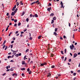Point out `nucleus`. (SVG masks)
<instances>
[{
    "mask_svg": "<svg viewBox=\"0 0 80 80\" xmlns=\"http://www.w3.org/2000/svg\"><path fill=\"white\" fill-rule=\"evenodd\" d=\"M73 56L74 57H73V58H75V57H76L77 56V54L76 53H74V54Z\"/></svg>",
    "mask_w": 80,
    "mask_h": 80,
    "instance_id": "f257e3e1",
    "label": "nucleus"
},
{
    "mask_svg": "<svg viewBox=\"0 0 80 80\" xmlns=\"http://www.w3.org/2000/svg\"><path fill=\"white\" fill-rule=\"evenodd\" d=\"M22 65H27V64L25 63V61H22Z\"/></svg>",
    "mask_w": 80,
    "mask_h": 80,
    "instance_id": "f03ea898",
    "label": "nucleus"
},
{
    "mask_svg": "<svg viewBox=\"0 0 80 80\" xmlns=\"http://www.w3.org/2000/svg\"><path fill=\"white\" fill-rule=\"evenodd\" d=\"M15 13L14 12H12V13H11V15H12V16H13L15 15Z\"/></svg>",
    "mask_w": 80,
    "mask_h": 80,
    "instance_id": "7ed1b4c3",
    "label": "nucleus"
},
{
    "mask_svg": "<svg viewBox=\"0 0 80 80\" xmlns=\"http://www.w3.org/2000/svg\"><path fill=\"white\" fill-rule=\"evenodd\" d=\"M51 7H50L49 8H48L47 9L48 11V12H50V10H51Z\"/></svg>",
    "mask_w": 80,
    "mask_h": 80,
    "instance_id": "20e7f679",
    "label": "nucleus"
},
{
    "mask_svg": "<svg viewBox=\"0 0 80 80\" xmlns=\"http://www.w3.org/2000/svg\"><path fill=\"white\" fill-rule=\"evenodd\" d=\"M18 10V9H17V8H16L15 10V11L13 12L14 13H16V12H17V11Z\"/></svg>",
    "mask_w": 80,
    "mask_h": 80,
    "instance_id": "39448f33",
    "label": "nucleus"
},
{
    "mask_svg": "<svg viewBox=\"0 0 80 80\" xmlns=\"http://www.w3.org/2000/svg\"><path fill=\"white\" fill-rule=\"evenodd\" d=\"M24 14H25V12L23 11L22 12V13L21 15V16H23V15H24Z\"/></svg>",
    "mask_w": 80,
    "mask_h": 80,
    "instance_id": "423d86ee",
    "label": "nucleus"
},
{
    "mask_svg": "<svg viewBox=\"0 0 80 80\" xmlns=\"http://www.w3.org/2000/svg\"><path fill=\"white\" fill-rule=\"evenodd\" d=\"M35 3H38V4H39L40 3L38 0L36 2H35Z\"/></svg>",
    "mask_w": 80,
    "mask_h": 80,
    "instance_id": "0eeeda50",
    "label": "nucleus"
},
{
    "mask_svg": "<svg viewBox=\"0 0 80 80\" xmlns=\"http://www.w3.org/2000/svg\"><path fill=\"white\" fill-rule=\"evenodd\" d=\"M70 48L71 50H73V48L72 47V46H70Z\"/></svg>",
    "mask_w": 80,
    "mask_h": 80,
    "instance_id": "6e6552de",
    "label": "nucleus"
},
{
    "mask_svg": "<svg viewBox=\"0 0 80 80\" xmlns=\"http://www.w3.org/2000/svg\"><path fill=\"white\" fill-rule=\"evenodd\" d=\"M35 16L36 18H37L38 17V15L37 14H35Z\"/></svg>",
    "mask_w": 80,
    "mask_h": 80,
    "instance_id": "1a4fd4ad",
    "label": "nucleus"
},
{
    "mask_svg": "<svg viewBox=\"0 0 80 80\" xmlns=\"http://www.w3.org/2000/svg\"><path fill=\"white\" fill-rule=\"evenodd\" d=\"M14 75H16V76H17V73H13L12 74V76H14Z\"/></svg>",
    "mask_w": 80,
    "mask_h": 80,
    "instance_id": "9d476101",
    "label": "nucleus"
},
{
    "mask_svg": "<svg viewBox=\"0 0 80 80\" xmlns=\"http://www.w3.org/2000/svg\"><path fill=\"white\" fill-rule=\"evenodd\" d=\"M51 76V74H50V73H49V74L48 75L47 77H50Z\"/></svg>",
    "mask_w": 80,
    "mask_h": 80,
    "instance_id": "9b49d317",
    "label": "nucleus"
},
{
    "mask_svg": "<svg viewBox=\"0 0 80 80\" xmlns=\"http://www.w3.org/2000/svg\"><path fill=\"white\" fill-rule=\"evenodd\" d=\"M25 70V68H23L21 69V70L22 71Z\"/></svg>",
    "mask_w": 80,
    "mask_h": 80,
    "instance_id": "f8f14e48",
    "label": "nucleus"
},
{
    "mask_svg": "<svg viewBox=\"0 0 80 80\" xmlns=\"http://www.w3.org/2000/svg\"><path fill=\"white\" fill-rule=\"evenodd\" d=\"M54 34L55 36H57V33L56 32H54Z\"/></svg>",
    "mask_w": 80,
    "mask_h": 80,
    "instance_id": "ddd939ff",
    "label": "nucleus"
},
{
    "mask_svg": "<svg viewBox=\"0 0 80 80\" xmlns=\"http://www.w3.org/2000/svg\"><path fill=\"white\" fill-rule=\"evenodd\" d=\"M53 19L54 20H56V17H54L53 18Z\"/></svg>",
    "mask_w": 80,
    "mask_h": 80,
    "instance_id": "4468645a",
    "label": "nucleus"
},
{
    "mask_svg": "<svg viewBox=\"0 0 80 80\" xmlns=\"http://www.w3.org/2000/svg\"><path fill=\"white\" fill-rule=\"evenodd\" d=\"M28 50H29V49H27L26 50V53H27V52H28Z\"/></svg>",
    "mask_w": 80,
    "mask_h": 80,
    "instance_id": "2eb2a0df",
    "label": "nucleus"
},
{
    "mask_svg": "<svg viewBox=\"0 0 80 80\" xmlns=\"http://www.w3.org/2000/svg\"><path fill=\"white\" fill-rule=\"evenodd\" d=\"M54 15V14H53V13H52L50 14V16H53Z\"/></svg>",
    "mask_w": 80,
    "mask_h": 80,
    "instance_id": "dca6fc26",
    "label": "nucleus"
},
{
    "mask_svg": "<svg viewBox=\"0 0 80 80\" xmlns=\"http://www.w3.org/2000/svg\"><path fill=\"white\" fill-rule=\"evenodd\" d=\"M51 5H52V4H51V3H49L48 4V7H50V6H51Z\"/></svg>",
    "mask_w": 80,
    "mask_h": 80,
    "instance_id": "f3484780",
    "label": "nucleus"
},
{
    "mask_svg": "<svg viewBox=\"0 0 80 80\" xmlns=\"http://www.w3.org/2000/svg\"><path fill=\"white\" fill-rule=\"evenodd\" d=\"M20 3H21V5H23V3L22 2V1H21Z\"/></svg>",
    "mask_w": 80,
    "mask_h": 80,
    "instance_id": "a211bd4d",
    "label": "nucleus"
},
{
    "mask_svg": "<svg viewBox=\"0 0 80 80\" xmlns=\"http://www.w3.org/2000/svg\"><path fill=\"white\" fill-rule=\"evenodd\" d=\"M21 25V22H19L18 23V26H20Z\"/></svg>",
    "mask_w": 80,
    "mask_h": 80,
    "instance_id": "6ab92c4d",
    "label": "nucleus"
},
{
    "mask_svg": "<svg viewBox=\"0 0 80 80\" xmlns=\"http://www.w3.org/2000/svg\"><path fill=\"white\" fill-rule=\"evenodd\" d=\"M53 22H54V20H52L51 23H53Z\"/></svg>",
    "mask_w": 80,
    "mask_h": 80,
    "instance_id": "aec40b11",
    "label": "nucleus"
},
{
    "mask_svg": "<svg viewBox=\"0 0 80 80\" xmlns=\"http://www.w3.org/2000/svg\"><path fill=\"white\" fill-rule=\"evenodd\" d=\"M11 56H8V59H9V58H11Z\"/></svg>",
    "mask_w": 80,
    "mask_h": 80,
    "instance_id": "412c9836",
    "label": "nucleus"
},
{
    "mask_svg": "<svg viewBox=\"0 0 80 80\" xmlns=\"http://www.w3.org/2000/svg\"><path fill=\"white\" fill-rule=\"evenodd\" d=\"M14 22H15V23H16V22H17V19H15Z\"/></svg>",
    "mask_w": 80,
    "mask_h": 80,
    "instance_id": "4be33fe9",
    "label": "nucleus"
},
{
    "mask_svg": "<svg viewBox=\"0 0 80 80\" xmlns=\"http://www.w3.org/2000/svg\"><path fill=\"white\" fill-rule=\"evenodd\" d=\"M13 68H11V69H10V71H13V69H12Z\"/></svg>",
    "mask_w": 80,
    "mask_h": 80,
    "instance_id": "5701e85b",
    "label": "nucleus"
},
{
    "mask_svg": "<svg viewBox=\"0 0 80 80\" xmlns=\"http://www.w3.org/2000/svg\"><path fill=\"white\" fill-rule=\"evenodd\" d=\"M22 77H25V75H24L23 73H22Z\"/></svg>",
    "mask_w": 80,
    "mask_h": 80,
    "instance_id": "b1692460",
    "label": "nucleus"
},
{
    "mask_svg": "<svg viewBox=\"0 0 80 80\" xmlns=\"http://www.w3.org/2000/svg\"><path fill=\"white\" fill-rule=\"evenodd\" d=\"M57 28H55V32H57Z\"/></svg>",
    "mask_w": 80,
    "mask_h": 80,
    "instance_id": "393cba45",
    "label": "nucleus"
},
{
    "mask_svg": "<svg viewBox=\"0 0 80 80\" xmlns=\"http://www.w3.org/2000/svg\"><path fill=\"white\" fill-rule=\"evenodd\" d=\"M35 2H34L32 3L31 5H33V4H35Z\"/></svg>",
    "mask_w": 80,
    "mask_h": 80,
    "instance_id": "a878e982",
    "label": "nucleus"
},
{
    "mask_svg": "<svg viewBox=\"0 0 80 80\" xmlns=\"http://www.w3.org/2000/svg\"><path fill=\"white\" fill-rule=\"evenodd\" d=\"M41 38V36H39L38 37V39H40Z\"/></svg>",
    "mask_w": 80,
    "mask_h": 80,
    "instance_id": "bb28decb",
    "label": "nucleus"
},
{
    "mask_svg": "<svg viewBox=\"0 0 80 80\" xmlns=\"http://www.w3.org/2000/svg\"><path fill=\"white\" fill-rule=\"evenodd\" d=\"M76 73L75 72H74L73 73V75L74 76H75V75H76Z\"/></svg>",
    "mask_w": 80,
    "mask_h": 80,
    "instance_id": "cd10ccee",
    "label": "nucleus"
},
{
    "mask_svg": "<svg viewBox=\"0 0 80 80\" xmlns=\"http://www.w3.org/2000/svg\"><path fill=\"white\" fill-rule=\"evenodd\" d=\"M68 61L69 62H70L72 61V59H69L68 60Z\"/></svg>",
    "mask_w": 80,
    "mask_h": 80,
    "instance_id": "c85d7f7f",
    "label": "nucleus"
},
{
    "mask_svg": "<svg viewBox=\"0 0 80 80\" xmlns=\"http://www.w3.org/2000/svg\"><path fill=\"white\" fill-rule=\"evenodd\" d=\"M60 4L61 5H63V3H62V1H61L60 3Z\"/></svg>",
    "mask_w": 80,
    "mask_h": 80,
    "instance_id": "c756f323",
    "label": "nucleus"
},
{
    "mask_svg": "<svg viewBox=\"0 0 80 80\" xmlns=\"http://www.w3.org/2000/svg\"><path fill=\"white\" fill-rule=\"evenodd\" d=\"M28 63H29L30 62V58H28Z\"/></svg>",
    "mask_w": 80,
    "mask_h": 80,
    "instance_id": "7c9ffc66",
    "label": "nucleus"
},
{
    "mask_svg": "<svg viewBox=\"0 0 80 80\" xmlns=\"http://www.w3.org/2000/svg\"><path fill=\"white\" fill-rule=\"evenodd\" d=\"M51 68H55V66H54V65L52 66L51 67Z\"/></svg>",
    "mask_w": 80,
    "mask_h": 80,
    "instance_id": "2f4dec72",
    "label": "nucleus"
},
{
    "mask_svg": "<svg viewBox=\"0 0 80 80\" xmlns=\"http://www.w3.org/2000/svg\"><path fill=\"white\" fill-rule=\"evenodd\" d=\"M53 55L54 56V54H51V57H53Z\"/></svg>",
    "mask_w": 80,
    "mask_h": 80,
    "instance_id": "473e14b6",
    "label": "nucleus"
},
{
    "mask_svg": "<svg viewBox=\"0 0 80 80\" xmlns=\"http://www.w3.org/2000/svg\"><path fill=\"white\" fill-rule=\"evenodd\" d=\"M30 17L31 18H32L33 17V15L32 14H31L30 15Z\"/></svg>",
    "mask_w": 80,
    "mask_h": 80,
    "instance_id": "72a5a7b5",
    "label": "nucleus"
},
{
    "mask_svg": "<svg viewBox=\"0 0 80 80\" xmlns=\"http://www.w3.org/2000/svg\"><path fill=\"white\" fill-rule=\"evenodd\" d=\"M19 5V3L18 2H17V6H18Z\"/></svg>",
    "mask_w": 80,
    "mask_h": 80,
    "instance_id": "f704fd0d",
    "label": "nucleus"
},
{
    "mask_svg": "<svg viewBox=\"0 0 80 80\" xmlns=\"http://www.w3.org/2000/svg\"><path fill=\"white\" fill-rule=\"evenodd\" d=\"M6 48L5 49V50H7V46H6L5 47Z\"/></svg>",
    "mask_w": 80,
    "mask_h": 80,
    "instance_id": "c9c22d12",
    "label": "nucleus"
},
{
    "mask_svg": "<svg viewBox=\"0 0 80 80\" xmlns=\"http://www.w3.org/2000/svg\"><path fill=\"white\" fill-rule=\"evenodd\" d=\"M26 20L27 22H28V20H29L28 18H27V19H26Z\"/></svg>",
    "mask_w": 80,
    "mask_h": 80,
    "instance_id": "e433bc0d",
    "label": "nucleus"
},
{
    "mask_svg": "<svg viewBox=\"0 0 80 80\" xmlns=\"http://www.w3.org/2000/svg\"><path fill=\"white\" fill-rule=\"evenodd\" d=\"M61 53L62 54V55H63V51H61Z\"/></svg>",
    "mask_w": 80,
    "mask_h": 80,
    "instance_id": "4c0bfd02",
    "label": "nucleus"
},
{
    "mask_svg": "<svg viewBox=\"0 0 80 80\" xmlns=\"http://www.w3.org/2000/svg\"><path fill=\"white\" fill-rule=\"evenodd\" d=\"M11 43H14V41H12L11 42Z\"/></svg>",
    "mask_w": 80,
    "mask_h": 80,
    "instance_id": "58836bf2",
    "label": "nucleus"
},
{
    "mask_svg": "<svg viewBox=\"0 0 80 80\" xmlns=\"http://www.w3.org/2000/svg\"><path fill=\"white\" fill-rule=\"evenodd\" d=\"M28 72H29L30 71V69L29 68H28L27 69Z\"/></svg>",
    "mask_w": 80,
    "mask_h": 80,
    "instance_id": "ea45409f",
    "label": "nucleus"
},
{
    "mask_svg": "<svg viewBox=\"0 0 80 80\" xmlns=\"http://www.w3.org/2000/svg\"><path fill=\"white\" fill-rule=\"evenodd\" d=\"M18 33V31H16V32H15L16 34H17Z\"/></svg>",
    "mask_w": 80,
    "mask_h": 80,
    "instance_id": "a19ab883",
    "label": "nucleus"
},
{
    "mask_svg": "<svg viewBox=\"0 0 80 80\" xmlns=\"http://www.w3.org/2000/svg\"><path fill=\"white\" fill-rule=\"evenodd\" d=\"M29 74H31V73H32V72H31V71H30L29 72Z\"/></svg>",
    "mask_w": 80,
    "mask_h": 80,
    "instance_id": "79ce46f5",
    "label": "nucleus"
},
{
    "mask_svg": "<svg viewBox=\"0 0 80 80\" xmlns=\"http://www.w3.org/2000/svg\"><path fill=\"white\" fill-rule=\"evenodd\" d=\"M12 40H15V38H12Z\"/></svg>",
    "mask_w": 80,
    "mask_h": 80,
    "instance_id": "37998d69",
    "label": "nucleus"
},
{
    "mask_svg": "<svg viewBox=\"0 0 80 80\" xmlns=\"http://www.w3.org/2000/svg\"><path fill=\"white\" fill-rule=\"evenodd\" d=\"M12 10V11H14V10H15V8H13Z\"/></svg>",
    "mask_w": 80,
    "mask_h": 80,
    "instance_id": "c03bdc74",
    "label": "nucleus"
},
{
    "mask_svg": "<svg viewBox=\"0 0 80 80\" xmlns=\"http://www.w3.org/2000/svg\"><path fill=\"white\" fill-rule=\"evenodd\" d=\"M63 38H67V37H66V36H63Z\"/></svg>",
    "mask_w": 80,
    "mask_h": 80,
    "instance_id": "a18cd8bd",
    "label": "nucleus"
},
{
    "mask_svg": "<svg viewBox=\"0 0 80 80\" xmlns=\"http://www.w3.org/2000/svg\"><path fill=\"white\" fill-rule=\"evenodd\" d=\"M22 55V54L21 53H20L18 54V55H19V56H21V55Z\"/></svg>",
    "mask_w": 80,
    "mask_h": 80,
    "instance_id": "49530a36",
    "label": "nucleus"
},
{
    "mask_svg": "<svg viewBox=\"0 0 80 80\" xmlns=\"http://www.w3.org/2000/svg\"><path fill=\"white\" fill-rule=\"evenodd\" d=\"M8 30V28H7L6 29V32H7Z\"/></svg>",
    "mask_w": 80,
    "mask_h": 80,
    "instance_id": "de8ad7c7",
    "label": "nucleus"
},
{
    "mask_svg": "<svg viewBox=\"0 0 80 80\" xmlns=\"http://www.w3.org/2000/svg\"><path fill=\"white\" fill-rule=\"evenodd\" d=\"M16 57H18V54H17L16 55Z\"/></svg>",
    "mask_w": 80,
    "mask_h": 80,
    "instance_id": "09e8293b",
    "label": "nucleus"
},
{
    "mask_svg": "<svg viewBox=\"0 0 80 80\" xmlns=\"http://www.w3.org/2000/svg\"><path fill=\"white\" fill-rule=\"evenodd\" d=\"M63 5H61V8H63Z\"/></svg>",
    "mask_w": 80,
    "mask_h": 80,
    "instance_id": "8fccbe9b",
    "label": "nucleus"
},
{
    "mask_svg": "<svg viewBox=\"0 0 80 80\" xmlns=\"http://www.w3.org/2000/svg\"><path fill=\"white\" fill-rule=\"evenodd\" d=\"M33 63V61H31L30 62V64H32V63Z\"/></svg>",
    "mask_w": 80,
    "mask_h": 80,
    "instance_id": "3c124183",
    "label": "nucleus"
},
{
    "mask_svg": "<svg viewBox=\"0 0 80 80\" xmlns=\"http://www.w3.org/2000/svg\"><path fill=\"white\" fill-rule=\"evenodd\" d=\"M11 48H13V45H11Z\"/></svg>",
    "mask_w": 80,
    "mask_h": 80,
    "instance_id": "603ef678",
    "label": "nucleus"
},
{
    "mask_svg": "<svg viewBox=\"0 0 80 80\" xmlns=\"http://www.w3.org/2000/svg\"><path fill=\"white\" fill-rule=\"evenodd\" d=\"M6 74V73H4L2 74L3 76H4V75H5Z\"/></svg>",
    "mask_w": 80,
    "mask_h": 80,
    "instance_id": "864d4df0",
    "label": "nucleus"
},
{
    "mask_svg": "<svg viewBox=\"0 0 80 80\" xmlns=\"http://www.w3.org/2000/svg\"><path fill=\"white\" fill-rule=\"evenodd\" d=\"M41 66H43V63H42V64H41Z\"/></svg>",
    "mask_w": 80,
    "mask_h": 80,
    "instance_id": "5fc2aeb1",
    "label": "nucleus"
},
{
    "mask_svg": "<svg viewBox=\"0 0 80 80\" xmlns=\"http://www.w3.org/2000/svg\"><path fill=\"white\" fill-rule=\"evenodd\" d=\"M5 45H4V46L2 48L3 49V48H5Z\"/></svg>",
    "mask_w": 80,
    "mask_h": 80,
    "instance_id": "6e6d98bb",
    "label": "nucleus"
},
{
    "mask_svg": "<svg viewBox=\"0 0 80 80\" xmlns=\"http://www.w3.org/2000/svg\"><path fill=\"white\" fill-rule=\"evenodd\" d=\"M29 39L30 40H32V37H30V38H29Z\"/></svg>",
    "mask_w": 80,
    "mask_h": 80,
    "instance_id": "4d7b16f0",
    "label": "nucleus"
},
{
    "mask_svg": "<svg viewBox=\"0 0 80 80\" xmlns=\"http://www.w3.org/2000/svg\"><path fill=\"white\" fill-rule=\"evenodd\" d=\"M10 69H7V70L6 71L7 72H8L9 71H10Z\"/></svg>",
    "mask_w": 80,
    "mask_h": 80,
    "instance_id": "13d9d810",
    "label": "nucleus"
},
{
    "mask_svg": "<svg viewBox=\"0 0 80 80\" xmlns=\"http://www.w3.org/2000/svg\"><path fill=\"white\" fill-rule=\"evenodd\" d=\"M8 15H9V13H7V16H8Z\"/></svg>",
    "mask_w": 80,
    "mask_h": 80,
    "instance_id": "bf43d9fd",
    "label": "nucleus"
},
{
    "mask_svg": "<svg viewBox=\"0 0 80 80\" xmlns=\"http://www.w3.org/2000/svg\"><path fill=\"white\" fill-rule=\"evenodd\" d=\"M13 8H16V5H15Z\"/></svg>",
    "mask_w": 80,
    "mask_h": 80,
    "instance_id": "052dcab7",
    "label": "nucleus"
},
{
    "mask_svg": "<svg viewBox=\"0 0 80 80\" xmlns=\"http://www.w3.org/2000/svg\"><path fill=\"white\" fill-rule=\"evenodd\" d=\"M14 27H16V26H17V24L16 23H15L14 25Z\"/></svg>",
    "mask_w": 80,
    "mask_h": 80,
    "instance_id": "680f3d73",
    "label": "nucleus"
},
{
    "mask_svg": "<svg viewBox=\"0 0 80 80\" xmlns=\"http://www.w3.org/2000/svg\"><path fill=\"white\" fill-rule=\"evenodd\" d=\"M11 62H13V60H11L10 61Z\"/></svg>",
    "mask_w": 80,
    "mask_h": 80,
    "instance_id": "e2e57ef3",
    "label": "nucleus"
},
{
    "mask_svg": "<svg viewBox=\"0 0 80 80\" xmlns=\"http://www.w3.org/2000/svg\"><path fill=\"white\" fill-rule=\"evenodd\" d=\"M66 60H67V57H66L64 59V61H66Z\"/></svg>",
    "mask_w": 80,
    "mask_h": 80,
    "instance_id": "0e129e2a",
    "label": "nucleus"
},
{
    "mask_svg": "<svg viewBox=\"0 0 80 80\" xmlns=\"http://www.w3.org/2000/svg\"><path fill=\"white\" fill-rule=\"evenodd\" d=\"M12 23H9V25H12Z\"/></svg>",
    "mask_w": 80,
    "mask_h": 80,
    "instance_id": "69168bd1",
    "label": "nucleus"
},
{
    "mask_svg": "<svg viewBox=\"0 0 80 80\" xmlns=\"http://www.w3.org/2000/svg\"><path fill=\"white\" fill-rule=\"evenodd\" d=\"M29 36L30 37H31V33H30L29 32Z\"/></svg>",
    "mask_w": 80,
    "mask_h": 80,
    "instance_id": "338daca9",
    "label": "nucleus"
},
{
    "mask_svg": "<svg viewBox=\"0 0 80 80\" xmlns=\"http://www.w3.org/2000/svg\"><path fill=\"white\" fill-rule=\"evenodd\" d=\"M26 31H27V29H25L24 30V32H26Z\"/></svg>",
    "mask_w": 80,
    "mask_h": 80,
    "instance_id": "774afa93",
    "label": "nucleus"
}]
</instances>
